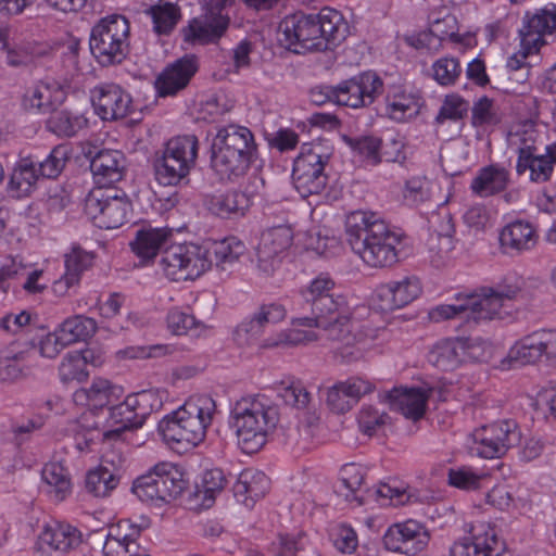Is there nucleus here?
Returning <instances> with one entry per match:
<instances>
[{
	"mask_svg": "<svg viewBox=\"0 0 556 556\" xmlns=\"http://www.w3.org/2000/svg\"><path fill=\"white\" fill-rule=\"evenodd\" d=\"M230 18L203 14L189 21L181 29L184 40L192 45L216 43L226 34Z\"/></svg>",
	"mask_w": 556,
	"mask_h": 556,
	"instance_id": "c85d7f7f",
	"label": "nucleus"
},
{
	"mask_svg": "<svg viewBox=\"0 0 556 556\" xmlns=\"http://www.w3.org/2000/svg\"><path fill=\"white\" fill-rule=\"evenodd\" d=\"M173 233L167 228H142L136 232L135 239L129 243L131 251L142 261L154 258L159 251L170 240Z\"/></svg>",
	"mask_w": 556,
	"mask_h": 556,
	"instance_id": "58836bf2",
	"label": "nucleus"
},
{
	"mask_svg": "<svg viewBox=\"0 0 556 556\" xmlns=\"http://www.w3.org/2000/svg\"><path fill=\"white\" fill-rule=\"evenodd\" d=\"M430 541L427 527L415 519L391 525L382 536L387 551L412 556L426 548Z\"/></svg>",
	"mask_w": 556,
	"mask_h": 556,
	"instance_id": "6ab92c4d",
	"label": "nucleus"
},
{
	"mask_svg": "<svg viewBox=\"0 0 556 556\" xmlns=\"http://www.w3.org/2000/svg\"><path fill=\"white\" fill-rule=\"evenodd\" d=\"M215 402L207 395L190 397L181 407L165 416L157 426L164 441L173 448L197 446L212 422Z\"/></svg>",
	"mask_w": 556,
	"mask_h": 556,
	"instance_id": "423d86ee",
	"label": "nucleus"
},
{
	"mask_svg": "<svg viewBox=\"0 0 556 556\" xmlns=\"http://www.w3.org/2000/svg\"><path fill=\"white\" fill-rule=\"evenodd\" d=\"M278 395L285 404L298 409L306 408L311 401L309 393L300 383H291L290 386L281 387L278 391Z\"/></svg>",
	"mask_w": 556,
	"mask_h": 556,
	"instance_id": "774afa93",
	"label": "nucleus"
},
{
	"mask_svg": "<svg viewBox=\"0 0 556 556\" xmlns=\"http://www.w3.org/2000/svg\"><path fill=\"white\" fill-rule=\"evenodd\" d=\"M122 388L103 378H94L89 388H81L73 393L76 405L102 408L116 402L122 395Z\"/></svg>",
	"mask_w": 556,
	"mask_h": 556,
	"instance_id": "72a5a7b5",
	"label": "nucleus"
},
{
	"mask_svg": "<svg viewBox=\"0 0 556 556\" xmlns=\"http://www.w3.org/2000/svg\"><path fill=\"white\" fill-rule=\"evenodd\" d=\"M92 355L90 350L67 353L59 366L60 380L64 384L85 381L89 376L87 364Z\"/></svg>",
	"mask_w": 556,
	"mask_h": 556,
	"instance_id": "37998d69",
	"label": "nucleus"
},
{
	"mask_svg": "<svg viewBox=\"0 0 556 556\" xmlns=\"http://www.w3.org/2000/svg\"><path fill=\"white\" fill-rule=\"evenodd\" d=\"M346 242L370 267H390L399 262L402 235L377 213L354 211L345 219Z\"/></svg>",
	"mask_w": 556,
	"mask_h": 556,
	"instance_id": "f03ea898",
	"label": "nucleus"
},
{
	"mask_svg": "<svg viewBox=\"0 0 556 556\" xmlns=\"http://www.w3.org/2000/svg\"><path fill=\"white\" fill-rule=\"evenodd\" d=\"M85 212L97 227L115 229L127 222L131 203L124 192H92L86 199Z\"/></svg>",
	"mask_w": 556,
	"mask_h": 556,
	"instance_id": "2eb2a0df",
	"label": "nucleus"
},
{
	"mask_svg": "<svg viewBox=\"0 0 556 556\" xmlns=\"http://www.w3.org/2000/svg\"><path fill=\"white\" fill-rule=\"evenodd\" d=\"M340 475L342 485L349 491V493L344 494L345 497L350 500V495H353V500H356L358 501V504H362V500L355 495L364 481L362 468L355 464H348L342 467Z\"/></svg>",
	"mask_w": 556,
	"mask_h": 556,
	"instance_id": "338daca9",
	"label": "nucleus"
},
{
	"mask_svg": "<svg viewBox=\"0 0 556 556\" xmlns=\"http://www.w3.org/2000/svg\"><path fill=\"white\" fill-rule=\"evenodd\" d=\"M257 154L252 131L228 125L218 129L211 146V167L220 180L236 182L247 175Z\"/></svg>",
	"mask_w": 556,
	"mask_h": 556,
	"instance_id": "20e7f679",
	"label": "nucleus"
},
{
	"mask_svg": "<svg viewBox=\"0 0 556 556\" xmlns=\"http://www.w3.org/2000/svg\"><path fill=\"white\" fill-rule=\"evenodd\" d=\"M96 113L104 121L124 118L130 112L131 97L116 84H103L92 91Z\"/></svg>",
	"mask_w": 556,
	"mask_h": 556,
	"instance_id": "bb28decb",
	"label": "nucleus"
},
{
	"mask_svg": "<svg viewBox=\"0 0 556 556\" xmlns=\"http://www.w3.org/2000/svg\"><path fill=\"white\" fill-rule=\"evenodd\" d=\"M374 390L371 382L358 377L339 382L327 392V404L336 412L343 414L350 410L365 394Z\"/></svg>",
	"mask_w": 556,
	"mask_h": 556,
	"instance_id": "7c9ffc66",
	"label": "nucleus"
},
{
	"mask_svg": "<svg viewBox=\"0 0 556 556\" xmlns=\"http://www.w3.org/2000/svg\"><path fill=\"white\" fill-rule=\"evenodd\" d=\"M227 484V478L219 468L204 471L201 483L197 485V496H202V505L211 507L216 496L223 492Z\"/></svg>",
	"mask_w": 556,
	"mask_h": 556,
	"instance_id": "603ef678",
	"label": "nucleus"
},
{
	"mask_svg": "<svg viewBox=\"0 0 556 556\" xmlns=\"http://www.w3.org/2000/svg\"><path fill=\"white\" fill-rule=\"evenodd\" d=\"M510 182L508 169L498 164L480 168L470 182V190L480 198H489L506 190Z\"/></svg>",
	"mask_w": 556,
	"mask_h": 556,
	"instance_id": "f704fd0d",
	"label": "nucleus"
},
{
	"mask_svg": "<svg viewBox=\"0 0 556 556\" xmlns=\"http://www.w3.org/2000/svg\"><path fill=\"white\" fill-rule=\"evenodd\" d=\"M208 249L195 243L173 244L161 255L160 266L164 275L174 281L194 280L212 266Z\"/></svg>",
	"mask_w": 556,
	"mask_h": 556,
	"instance_id": "9b49d317",
	"label": "nucleus"
},
{
	"mask_svg": "<svg viewBox=\"0 0 556 556\" xmlns=\"http://www.w3.org/2000/svg\"><path fill=\"white\" fill-rule=\"evenodd\" d=\"M336 87L337 104L352 109L369 106L383 92V81L372 71L359 73Z\"/></svg>",
	"mask_w": 556,
	"mask_h": 556,
	"instance_id": "a211bd4d",
	"label": "nucleus"
},
{
	"mask_svg": "<svg viewBox=\"0 0 556 556\" xmlns=\"http://www.w3.org/2000/svg\"><path fill=\"white\" fill-rule=\"evenodd\" d=\"M315 330H300V329H287L275 336L268 337L261 343L262 348H278V346H296L306 344L313 341H327L338 344L340 355L346 362L357 361L363 356V350L354 348V345L361 342L359 337L355 333V326L350 327V339H329L324 334V330L320 327H315Z\"/></svg>",
	"mask_w": 556,
	"mask_h": 556,
	"instance_id": "ddd939ff",
	"label": "nucleus"
},
{
	"mask_svg": "<svg viewBox=\"0 0 556 556\" xmlns=\"http://www.w3.org/2000/svg\"><path fill=\"white\" fill-rule=\"evenodd\" d=\"M404 200L409 205H418L430 199L429 181L421 177H412L406 180L403 189Z\"/></svg>",
	"mask_w": 556,
	"mask_h": 556,
	"instance_id": "69168bd1",
	"label": "nucleus"
},
{
	"mask_svg": "<svg viewBox=\"0 0 556 556\" xmlns=\"http://www.w3.org/2000/svg\"><path fill=\"white\" fill-rule=\"evenodd\" d=\"M199 140L194 135L170 138L161 150L154 153L152 161L154 177L162 186H178L188 180L197 164Z\"/></svg>",
	"mask_w": 556,
	"mask_h": 556,
	"instance_id": "0eeeda50",
	"label": "nucleus"
},
{
	"mask_svg": "<svg viewBox=\"0 0 556 556\" xmlns=\"http://www.w3.org/2000/svg\"><path fill=\"white\" fill-rule=\"evenodd\" d=\"M330 154L321 142L303 143L293 162L292 180L303 198L319 194L327 186L325 166Z\"/></svg>",
	"mask_w": 556,
	"mask_h": 556,
	"instance_id": "9d476101",
	"label": "nucleus"
},
{
	"mask_svg": "<svg viewBox=\"0 0 556 556\" xmlns=\"http://www.w3.org/2000/svg\"><path fill=\"white\" fill-rule=\"evenodd\" d=\"M58 330L61 333V340L68 346L76 342L86 341L97 331V323L93 318L75 315L65 319Z\"/></svg>",
	"mask_w": 556,
	"mask_h": 556,
	"instance_id": "a18cd8bd",
	"label": "nucleus"
},
{
	"mask_svg": "<svg viewBox=\"0 0 556 556\" xmlns=\"http://www.w3.org/2000/svg\"><path fill=\"white\" fill-rule=\"evenodd\" d=\"M460 73L462 67L456 58L444 56L432 65V77L441 86L454 85Z\"/></svg>",
	"mask_w": 556,
	"mask_h": 556,
	"instance_id": "680f3d73",
	"label": "nucleus"
},
{
	"mask_svg": "<svg viewBox=\"0 0 556 556\" xmlns=\"http://www.w3.org/2000/svg\"><path fill=\"white\" fill-rule=\"evenodd\" d=\"M87 118L66 110H53L46 122L47 129L58 137H73L87 126Z\"/></svg>",
	"mask_w": 556,
	"mask_h": 556,
	"instance_id": "c03bdc74",
	"label": "nucleus"
},
{
	"mask_svg": "<svg viewBox=\"0 0 556 556\" xmlns=\"http://www.w3.org/2000/svg\"><path fill=\"white\" fill-rule=\"evenodd\" d=\"M39 178L36 163L30 157H24L14 167L8 190L14 198L27 197L35 190Z\"/></svg>",
	"mask_w": 556,
	"mask_h": 556,
	"instance_id": "a19ab883",
	"label": "nucleus"
},
{
	"mask_svg": "<svg viewBox=\"0 0 556 556\" xmlns=\"http://www.w3.org/2000/svg\"><path fill=\"white\" fill-rule=\"evenodd\" d=\"M244 251V244L235 237L226 238L215 243L213 253L215 255L216 266L222 270H226L228 265L236 263Z\"/></svg>",
	"mask_w": 556,
	"mask_h": 556,
	"instance_id": "13d9d810",
	"label": "nucleus"
},
{
	"mask_svg": "<svg viewBox=\"0 0 556 556\" xmlns=\"http://www.w3.org/2000/svg\"><path fill=\"white\" fill-rule=\"evenodd\" d=\"M85 544L81 530L66 521H52L43 526L35 543L41 556H66Z\"/></svg>",
	"mask_w": 556,
	"mask_h": 556,
	"instance_id": "dca6fc26",
	"label": "nucleus"
},
{
	"mask_svg": "<svg viewBox=\"0 0 556 556\" xmlns=\"http://www.w3.org/2000/svg\"><path fill=\"white\" fill-rule=\"evenodd\" d=\"M420 111V98L400 88L389 91L386 97V113L396 122L416 116Z\"/></svg>",
	"mask_w": 556,
	"mask_h": 556,
	"instance_id": "79ce46f5",
	"label": "nucleus"
},
{
	"mask_svg": "<svg viewBox=\"0 0 556 556\" xmlns=\"http://www.w3.org/2000/svg\"><path fill=\"white\" fill-rule=\"evenodd\" d=\"M279 30L288 49L295 53L326 51L336 48L348 35V24L341 12L324 8L317 14L295 12L287 15Z\"/></svg>",
	"mask_w": 556,
	"mask_h": 556,
	"instance_id": "7ed1b4c3",
	"label": "nucleus"
},
{
	"mask_svg": "<svg viewBox=\"0 0 556 556\" xmlns=\"http://www.w3.org/2000/svg\"><path fill=\"white\" fill-rule=\"evenodd\" d=\"M556 355V330L539 329L522 337L510 349L509 356L521 364H534L543 356Z\"/></svg>",
	"mask_w": 556,
	"mask_h": 556,
	"instance_id": "393cba45",
	"label": "nucleus"
},
{
	"mask_svg": "<svg viewBox=\"0 0 556 556\" xmlns=\"http://www.w3.org/2000/svg\"><path fill=\"white\" fill-rule=\"evenodd\" d=\"M186 486L187 482L178 468L173 464L162 463L155 465L147 475L137 478L132 492L142 502L160 505L177 498Z\"/></svg>",
	"mask_w": 556,
	"mask_h": 556,
	"instance_id": "f8f14e48",
	"label": "nucleus"
},
{
	"mask_svg": "<svg viewBox=\"0 0 556 556\" xmlns=\"http://www.w3.org/2000/svg\"><path fill=\"white\" fill-rule=\"evenodd\" d=\"M447 482L460 490L475 491L485 486L490 482V476L477 473L469 467L451 468L447 472Z\"/></svg>",
	"mask_w": 556,
	"mask_h": 556,
	"instance_id": "6e6d98bb",
	"label": "nucleus"
},
{
	"mask_svg": "<svg viewBox=\"0 0 556 556\" xmlns=\"http://www.w3.org/2000/svg\"><path fill=\"white\" fill-rule=\"evenodd\" d=\"M53 92L60 93L58 89L53 90L48 84H37L26 90L22 104L28 111L47 112L53 108L56 101H60L53 97Z\"/></svg>",
	"mask_w": 556,
	"mask_h": 556,
	"instance_id": "8fccbe9b",
	"label": "nucleus"
},
{
	"mask_svg": "<svg viewBox=\"0 0 556 556\" xmlns=\"http://www.w3.org/2000/svg\"><path fill=\"white\" fill-rule=\"evenodd\" d=\"M470 110L469 102L456 93L444 97L442 105L434 118L437 132L444 126L446 122H462Z\"/></svg>",
	"mask_w": 556,
	"mask_h": 556,
	"instance_id": "09e8293b",
	"label": "nucleus"
},
{
	"mask_svg": "<svg viewBox=\"0 0 556 556\" xmlns=\"http://www.w3.org/2000/svg\"><path fill=\"white\" fill-rule=\"evenodd\" d=\"M334 281L327 275H319L300 292L302 309H309L311 315L292 319V325L320 327L329 339H350V327L356 326L354 308L348 298L334 293Z\"/></svg>",
	"mask_w": 556,
	"mask_h": 556,
	"instance_id": "f257e3e1",
	"label": "nucleus"
},
{
	"mask_svg": "<svg viewBox=\"0 0 556 556\" xmlns=\"http://www.w3.org/2000/svg\"><path fill=\"white\" fill-rule=\"evenodd\" d=\"M93 256L80 248H73L65 255V273L54 282L53 289L55 293L64 294L74 285L78 283L80 275L92 264Z\"/></svg>",
	"mask_w": 556,
	"mask_h": 556,
	"instance_id": "ea45409f",
	"label": "nucleus"
},
{
	"mask_svg": "<svg viewBox=\"0 0 556 556\" xmlns=\"http://www.w3.org/2000/svg\"><path fill=\"white\" fill-rule=\"evenodd\" d=\"M108 422L111 427L103 433L105 440L119 439L126 430L140 428L147 417L162 406V401L153 390L128 395L119 404L109 405Z\"/></svg>",
	"mask_w": 556,
	"mask_h": 556,
	"instance_id": "1a4fd4ad",
	"label": "nucleus"
},
{
	"mask_svg": "<svg viewBox=\"0 0 556 556\" xmlns=\"http://www.w3.org/2000/svg\"><path fill=\"white\" fill-rule=\"evenodd\" d=\"M143 528L126 519L110 527L103 544L104 556H138L141 548L137 540Z\"/></svg>",
	"mask_w": 556,
	"mask_h": 556,
	"instance_id": "cd10ccee",
	"label": "nucleus"
},
{
	"mask_svg": "<svg viewBox=\"0 0 556 556\" xmlns=\"http://www.w3.org/2000/svg\"><path fill=\"white\" fill-rule=\"evenodd\" d=\"M522 278L516 275L506 276L496 287L493 288L498 300L504 304L505 311L511 314L514 309L513 302L518 298L523 288Z\"/></svg>",
	"mask_w": 556,
	"mask_h": 556,
	"instance_id": "052dcab7",
	"label": "nucleus"
},
{
	"mask_svg": "<svg viewBox=\"0 0 556 556\" xmlns=\"http://www.w3.org/2000/svg\"><path fill=\"white\" fill-rule=\"evenodd\" d=\"M484 353L480 344L464 338L439 340L428 353V361L443 371H452L467 362H480Z\"/></svg>",
	"mask_w": 556,
	"mask_h": 556,
	"instance_id": "f3484780",
	"label": "nucleus"
},
{
	"mask_svg": "<svg viewBox=\"0 0 556 556\" xmlns=\"http://www.w3.org/2000/svg\"><path fill=\"white\" fill-rule=\"evenodd\" d=\"M514 137L517 144V159L526 160L529 155L541 153L542 135L532 125L517 131Z\"/></svg>",
	"mask_w": 556,
	"mask_h": 556,
	"instance_id": "bf43d9fd",
	"label": "nucleus"
},
{
	"mask_svg": "<svg viewBox=\"0 0 556 556\" xmlns=\"http://www.w3.org/2000/svg\"><path fill=\"white\" fill-rule=\"evenodd\" d=\"M466 319L476 323L491 320L494 318L504 319L509 315L504 304L493 293V288H481L479 294H470L465 300Z\"/></svg>",
	"mask_w": 556,
	"mask_h": 556,
	"instance_id": "2f4dec72",
	"label": "nucleus"
},
{
	"mask_svg": "<svg viewBox=\"0 0 556 556\" xmlns=\"http://www.w3.org/2000/svg\"><path fill=\"white\" fill-rule=\"evenodd\" d=\"M344 142L361 156L365 157L371 165L381 163L380 150L381 139L375 136L343 137Z\"/></svg>",
	"mask_w": 556,
	"mask_h": 556,
	"instance_id": "4d7b16f0",
	"label": "nucleus"
},
{
	"mask_svg": "<svg viewBox=\"0 0 556 556\" xmlns=\"http://www.w3.org/2000/svg\"><path fill=\"white\" fill-rule=\"evenodd\" d=\"M167 327L177 336L198 334V329L202 328L203 325L195 319L193 315L186 312L173 309L167 315Z\"/></svg>",
	"mask_w": 556,
	"mask_h": 556,
	"instance_id": "e2e57ef3",
	"label": "nucleus"
},
{
	"mask_svg": "<svg viewBox=\"0 0 556 556\" xmlns=\"http://www.w3.org/2000/svg\"><path fill=\"white\" fill-rule=\"evenodd\" d=\"M153 22V30L159 35H168L180 18V9L170 2L159 3L147 11Z\"/></svg>",
	"mask_w": 556,
	"mask_h": 556,
	"instance_id": "3c124183",
	"label": "nucleus"
},
{
	"mask_svg": "<svg viewBox=\"0 0 556 556\" xmlns=\"http://www.w3.org/2000/svg\"><path fill=\"white\" fill-rule=\"evenodd\" d=\"M207 210L222 218L243 216L250 208L251 197L243 191L231 190L225 193L214 194L207 198Z\"/></svg>",
	"mask_w": 556,
	"mask_h": 556,
	"instance_id": "4c0bfd02",
	"label": "nucleus"
},
{
	"mask_svg": "<svg viewBox=\"0 0 556 556\" xmlns=\"http://www.w3.org/2000/svg\"><path fill=\"white\" fill-rule=\"evenodd\" d=\"M43 481L49 485L48 492L56 502L64 501L72 491L67 470L60 463H48L41 471Z\"/></svg>",
	"mask_w": 556,
	"mask_h": 556,
	"instance_id": "49530a36",
	"label": "nucleus"
},
{
	"mask_svg": "<svg viewBox=\"0 0 556 556\" xmlns=\"http://www.w3.org/2000/svg\"><path fill=\"white\" fill-rule=\"evenodd\" d=\"M269 478L262 471L247 469L242 471L233 484V495L238 502L252 507L264 497L269 490Z\"/></svg>",
	"mask_w": 556,
	"mask_h": 556,
	"instance_id": "c9c22d12",
	"label": "nucleus"
},
{
	"mask_svg": "<svg viewBox=\"0 0 556 556\" xmlns=\"http://www.w3.org/2000/svg\"><path fill=\"white\" fill-rule=\"evenodd\" d=\"M287 309L280 303L263 304L250 318L240 323L233 337L239 345H252L260 341L269 325L286 318Z\"/></svg>",
	"mask_w": 556,
	"mask_h": 556,
	"instance_id": "5701e85b",
	"label": "nucleus"
},
{
	"mask_svg": "<svg viewBox=\"0 0 556 556\" xmlns=\"http://www.w3.org/2000/svg\"><path fill=\"white\" fill-rule=\"evenodd\" d=\"M529 172V179L532 182L543 184L551 179L554 172L551 160L544 152L529 155L528 159H517L516 173L521 176Z\"/></svg>",
	"mask_w": 556,
	"mask_h": 556,
	"instance_id": "de8ad7c7",
	"label": "nucleus"
},
{
	"mask_svg": "<svg viewBox=\"0 0 556 556\" xmlns=\"http://www.w3.org/2000/svg\"><path fill=\"white\" fill-rule=\"evenodd\" d=\"M428 396V392L421 388H394L386 392L383 399L392 410L417 421L425 416Z\"/></svg>",
	"mask_w": 556,
	"mask_h": 556,
	"instance_id": "c756f323",
	"label": "nucleus"
},
{
	"mask_svg": "<svg viewBox=\"0 0 556 556\" xmlns=\"http://www.w3.org/2000/svg\"><path fill=\"white\" fill-rule=\"evenodd\" d=\"M125 167V156L117 150H100L90 160V170L102 186L122 180Z\"/></svg>",
	"mask_w": 556,
	"mask_h": 556,
	"instance_id": "473e14b6",
	"label": "nucleus"
},
{
	"mask_svg": "<svg viewBox=\"0 0 556 556\" xmlns=\"http://www.w3.org/2000/svg\"><path fill=\"white\" fill-rule=\"evenodd\" d=\"M130 25L126 16L110 14L91 28L89 49L101 66L118 65L129 53Z\"/></svg>",
	"mask_w": 556,
	"mask_h": 556,
	"instance_id": "6e6552de",
	"label": "nucleus"
},
{
	"mask_svg": "<svg viewBox=\"0 0 556 556\" xmlns=\"http://www.w3.org/2000/svg\"><path fill=\"white\" fill-rule=\"evenodd\" d=\"M468 536L456 541L451 556H501L503 544L494 528L484 522L466 525Z\"/></svg>",
	"mask_w": 556,
	"mask_h": 556,
	"instance_id": "aec40b11",
	"label": "nucleus"
},
{
	"mask_svg": "<svg viewBox=\"0 0 556 556\" xmlns=\"http://www.w3.org/2000/svg\"><path fill=\"white\" fill-rule=\"evenodd\" d=\"M357 421L359 429L365 434L372 435L390 421V417L387 413H380L372 406H363Z\"/></svg>",
	"mask_w": 556,
	"mask_h": 556,
	"instance_id": "0e129e2a",
	"label": "nucleus"
},
{
	"mask_svg": "<svg viewBox=\"0 0 556 556\" xmlns=\"http://www.w3.org/2000/svg\"><path fill=\"white\" fill-rule=\"evenodd\" d=\"M70 154L71 148L67 144L55 146L43 161L36 163L39 176L48 179L59 177L70 160Z\"/></svg>",
	"mask_w": 556,
	"mask_h": 556,
	"instance_id": "5fc2aeb1",
	"label": "nucleus"
},
{
	"mask_svg": "<svg viewBox=\"0 0 556 556\" xmlns=\"http://www.w3.org/2000/svg\"><path fill=\"white\" fill-rule=\"evenodd\" d=\"M556 31V5L526 12L519 29L520 46L527 50H539L544 36Z\"/></svg>",
	"mask_w": 556,
	"mask_h": 556,
	"instance_id": "a878e982",
	"label": "nucleus"
},
{
	"mask_svg": "<svg viewBox=\"0 0 556 556\" xmlns=\"http://www.w3.org/2000/svg\"><path fill=\"white\" fill-rule=\"evenodd\" d=\"M470 439V450L483 458H498L517 445L520 441V432L514 420H502L492 425L476 429Z\"/></svg>",
	"mask_w": 556,
	"mask_h": 556,
	"instance_id": "4468645a",
	"label": "nucleus"
},
{
	"mask_svg": "<svg viewBox=\"0 0 556 556\" xmlns=\"http://www.w3.org/2000/svg\"><path fill=\"white\" fill-rule=\"evenodd\" d=\"M240 448L258 452L279 422V409L267 396L256 394L237 401L230 414Z\"/></svg>",
	"mask_w": 556,
	"mask_h": 556,
	"instance_id": "39448f33",
	"label": "nucleus"
},
{
	"mask_svg": "<svg viewBox=\"0 0 556 556\" xmlns=\"http://www.w3.org/2000/svg\"><path fill=\"white\" fill-rule=\"evenodd\" d=\"M199 59L194 54H186L167 64L157 75L154 86L159 97L176 96L187 88L199 71Z\"/></svg>",
	"mask_w": 556,
	"mask_h": 556,
	"instance_id": "412c9836",
	"label": "nucleus"
},
{
	"mask_svg": "<svg viewBox=\"0 0 556 556\" xmlns=\"http://www.w3.org/2000/svg\"><path fill=\"white\" fill-rule=\"evenodd\" d=\"M500 242L505 252L519 254L535 247L538 235L532 224L515 220L502 229Z\"/></svg>",
	"mask_w": 556,
	"mask_h": 556,
	"instance_id": "e433bc0d",
	"label": "nucleus"
},
{
	"mask_svg": "<svg viewBox=\"0 0 556 556\" xmlns=\"http://www.w3.org/2000/svg\"><path fill=\"white\" fill-rule=\"evenodd\" d=\"M119 479L108 468L98 467L86 475V490L97 496H108L118 484Z\"/></svg>",
	"mask_w": 556,
	"mask_h": 556,
	"instance_id": "864d4df0",
	"label": "nucleus"
},
{
	"mask_svg": "<svg viewBox=\"0 0 556 556\" xmlns=\"http://www.w3.org/2000/svg\"><path fill=\"white\" fill-rule=\"evenodd\" d=\"M421 293V283L416 276H405L400 280L380 283L375 291V300L382 312L402 308Z\"/></svg>",
	"mask_w": 556,
	"mask_h": 556,
	"instance_id": "b1692460",
	"label": "nucleus"
},
{
	"mask_svg": "<svg viewBox=\"0 0 556 556\" xmlns=\"http://www.w3.org/2000/svg\"><path fill=\"white\" fill-rule=\"evenodd\" d=\"M292 229L286 225H279L267 229L262 233L256 249L257 267L265 275H271L280 264V254L291 244Z\"/></svg>",
	"mask_w": 556,
	"mask_h": 556,
	"instance_id": "4be33fe9",
	"label": "nucleus"
}]
</instances>
